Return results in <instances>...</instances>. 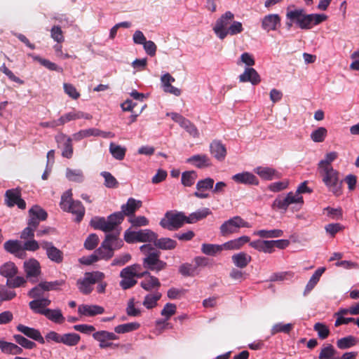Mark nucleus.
Listing matches in <instances>:
<instances>
[{
  "mask_svg": "<svg viewBox=\"0 0 359 359\" xmlns=\"http://www.w3.org/2000/svg\"><path fill=\"white\" fill-rule=\"evenodd\" d=\"M239 81L242 83L250 82L252 85H257L260 83L261 79L254 68L248 67L239 76Z\"/></svg>",
  "mask_w": 359,
  "mask_h": 359,
  "instance_id": "obj_21",
  "label": "nucleus"
},
{
  "mask_svg": "<svg viewBox=\"0 0 359 359\" xmlns=\"http://www.w3.org/2000/svg\"><path fill=\"white\" fill-rule=\"evenodd\" d=\"M98 258L100 259L108 260L114 255L113 248H110L108 241H103L101 245L96 250Z\"/></svg>",
  "mask_w": 359,
  "mask_h": 359,
  "instance_id": "obj_34",
  "label": "nucleus"
},
{
  "mask_svg": "<svg viewBox=\"0 0 359 359\" xmlns=\"http://www.w3.org/2000/svg\"><path fill=\"white\" fill-rule=\"evenodd\" d=\"M120 231H117L113 233L107 234L104 241H108L110 248L114 250L121 248L123 244V241L119 238Z\"/></svg>",
  "mask_w": 359,
  "mask_h": 359,
  "instance_id": "obj_38",
  "label": "nucleus"
},
{
  "mask_svg": "<svg viewBox=\"0 0 359 359\" xmlns=\"http://www.w3.org/2000/svg\"><path fill=\"white\" fill-rule=\"evenodd\" d=\"M233 19V13L226 11L217 20L212 29L219 39L223 40L226 37V30Z\"/></svg>",
  "mask_w": 359,
  "mask_h": 359,
  "instance_id": "obj_7",
  "label": "nucleus"
},
{
  "mask_svg": "<svg viewBox=\"0 0 359 359\" xmlns=\"http://www.w3.org/2000/svg\"><path fill=\"white\" fill-rule=\"evenodd\" d=\"M98 132L97 128H88L86 130H81L72 135V139L75 141H80L81 140L88 137L90 136H97Z\"/></svg>",
  "mask_w": 359,
  "mask_h": 359,
  "instance_id": "obj_50",
  "label": "nucleus"
},
{
  "mask_svg": "<svg viewBox=\"0 0 359 359\" xmlns=\"http://www.w3.org/2000/svg\"><path fill=\"white\" fill-rule=\"evenodd\" d=\"M0 349L4 353L18 355L22 353V348L18 345L7 342L5 341H0Z\"/></svg>",
  "mask_w": 359,
  "mask_h": 359,
  "instance_id": "obj_36",
  "label": "nucleus"
},
{
  "mask_svg": "<svg viewBox=\"0 0 359 359\" xmlns=\"http://www.w3.org/2000/svg\"><path fill=\"white\" fill-rule=\"evenodd\" d=\"M18 273V268L13 262H8L0 267V274L8 279L13 278Z\"/></svg>",
  "mask_w": 359,
  "mask_h": 359,
  "instance_id": "obj_33",
  "label": "nucleus"
},
{
  "mask_svg": "<svg viewBox=\"0 0 359 359\" xmlns=\"http://www.w3.org/2000/svg\"><path fill=\"white\" fill-rule=\"evenodd\" d=\"M5 203L8 207L17 205L22 210L26 208V203L21 198V190L19 188L8 189L6 191Z\"/></svg>",
  "mask_w": 359,
  "mask_h": 359,
  "instance_id": "obj_10",
  "label": "nucleus"
},
{
  "mask_svg": "<svg viewBox=\"0 0 359 359\" xmlns=\"http://www.w3.org/2000/svg\"><path fill=\"white\" fill-rule=\"evenodd\" d=\"M255 172L264 180H272L280 177V174L271 167L258 166L255 168Z\"/></svg>",
  "mask_w": 359,
  "mask_h": 359,
  "instance_id": "obj_19",
  "label": "nucleus"
},
{
  "mask_svg": "<svg viewBox=\"0 0 359 359\" xmlns=\"http://www.w3.org/2000/svg\"><path fill=\"white\" fill-rule=\"evenodd\" d=\"M109 152L114 158L121 161L125 157L126 148L111 142L109 144Z\"/></svg>",
  "mask_w": 359,
  "mask_h": 359,
  "instance_id": "obj_44",
  "label": "nucleus"
},
{
  "mask_svg": "<svg viewBox=\"0 0 359 359\" xmlns=\"http://www.w3.org/2000/svg\"><path fill=\"white\" fill-rule=\"evenodd\" d=\"M214 180L207 177L204 180H199L196 184L197 191L194 192V196L198 198H207L209 194L206 191L213 189Z\"/></svg>",
  "mask_w": 359,
  "mask_h": 359,
  "instance_id": "obj_15",
  "label": "nucleus"
},
{
  "mask_svg": "<svg viewBox=\"0 0 359 359\" xmlns=\"http://www.w3.org/2000/svg\"><path fill=\"white\" fill-rule=\"evenodd\" d=\"M327 133V130L325 127H318L311 132L310 137L313 142L320 143L325 141Z\"/></svg>",
  "mask_w": 359,
  "mask_h": 359,
  "instance_id": "obj_43",
  "label": "nucleus"
},
{
  "mask_svg": "<svg viewBox=\"0 0 359 359\" xmlns=\"http://www.w3.org/2000/svg\"><path fill=\"white\" fill-rule=\"evenodd\" d=\"M145 276L146 278L140 283V285L144 290L151 291L154 289L158 288L161 286L158 279L156 277L151 276L149 272H148V274Z\"/></svg>",
  "mask_w": 359,
  "mask_h": 359,
  "instance_id": "obj_32",
  "label": "nucleus"
},
{
  "mask_svg": "<svg viewBox=\"0 0 359 359\" xmlns=\"http://www.w3.org/2000/svg\"><path fill=\"white\" fill-rule=\"evenodd\" d=\"M250 241V238L243 236L238 238L229 241L221 245L222 250H239L244 244Z\"/></svg>",
  "mask_w": 359,
  "mask_h": 359,
  "instance_id": "obj_25",
  "label": "nucleus"
},
{
  "mask_svg": "<svg viewBox=\"0 0 359 359\" xmlns=\"http://www.w3.org/2000/svg\"><path fill=\"white\" fill-rule=\"evenodd\" d=\"M304 13V11L303 9H295L293 11H290L287 12L286 18L290 20L292 22H296L299 26Z\"/></svg>",
  "mask_w": 359,
  "mask_h": 359,
  "instance_id": "obj_57",
  "label": "nucleus"
},
{
  "mask_svg": "<svg viewBox=\"0 0 359 359\" xmlns=\"http://www.w3.org/2000/svg\"><path fill=\"white\" fill-rule=\"evenodd\" d=\"M179 272L184 276H194L198 274L196 267L188 263L182 264L179 267Z\"/></svg>",
  "mask_w": 359,
  "mask_h": 359,
  "instance_id": "obj_55",
  "label": "nucleus"
},
{
  "mask_svg": "<svg viewBox=\"0 0 359 359\" xmlns=\"http://www.w3.org/2000/svg\"><path fill=\"white\" fill-rule=\"evenodd\" d=\"M140 327L139 323L133 322L117 325L114 327V331L117 334H124L137 330Z\"/></svg>",
  "mask_w": 359,
  "mask_h": 359,
  "instance_id": "obj_45",
  "label": "nucleus"
},
{
  "mask_svg": "<svg viewBox=\"0 0 359 359\" xmlns=\"http://www.w3.org/2000/svg\"><path fill=\"white\" fill-rule=\"evenodd\" d=\"M327 19V16L325 14H306L304 12L299 27L303 29H310L313 26L319 25Z\"/></svg>",
  "mask_w": 359,
  "mask_h": 359,
  "instance_id": "obj_12",
  "label": "nucleus"
},
{
  "mask_svg": "<svg viewBox=\"0 0 359 359\" xmlns=\"http://www.w3.org/2000/svg\"><path fill=\"white\" fill-rule=\"evenodd\" d=\"M324 271L325 268H319L314 272L306 285L304 292V295L310 292L314 288Z\"/></svg>",
  "mask_w": 359,
  "mask_h": 359,
  "instance_id": "obj_40",
  "label": "nucleus"
},
{
  "mask_svg": "<svg viewBox=\"0 0 359 359\" xmlns=\"http://www.w3.org/2000/svg\"><path fill=\"white\" fill-rule=\"evenodd\" d=\"M104 278V273L99 271L87 272L84 274V277L82 279L77 280L76 284L81 292L88 294L93 290L92 285L97 283V282L103 280Z\"/></svg>",
  "mask_w": 359,
  "mask_h": 359,
  "instance_id": "obj_5",
  "label": "nucleus"
},
{
  "mask_svg": "<svg viewBox=\"0 0 359 359\" xmlns=\"http://www.w3.org/2000/svg\"><path fill=\"white\" fill-rule=\"evenodd\" d=\"M281 25V18L278 14H268L262 20V27L269 32L277 30Z\"/></svg>",
  "mask_w": 359,
  "mask_h": 359,
  "instance_id": "obj_13",
  "label": "nucleus"
},
{
  "mask_svg": "<svg viewBox=\"0 0 359 359\" xmlns=\"http://www.w3.org/2000/svg\"><path fill=\"white\" fill-rule=\"evenodd\" d=\"M197 174L195 171H186L182 174V184L185 187H191L192 186L196 178Z\"/></svg>",
  "mask_w": 359,
  "mask_h": 359,
  "instance_id": "obj_51",
  "label": "nucleus"
},
{
  "mask_svg": "<svg viewBox=\"0 0 359 359\" xmlns=\"http://www.w3.org/2000/svg\"><path fill=\"white\" fill-rule=\"evenodd\" d=\"M318 171L323 182L329 191L338 196L342 194V180L339 179V173L333 167L318 168Z\"/></svg>",
  "mask_w": 359,
  "mask_h": 359,
  "instance_id": "obj_2",
  "label": "nucleus"
},
{
  "mask_svg": "<svg viewBox=\"0 0 359 359\" xmlns=\"http://www.w3.org/2000/svg\"><path fill=\"white\" fill-rule=\"evenodd\" d=\"M187 223L186 216L182 212H167L161 219L160 225L168 230L174 231Z\"/></svg>",
  "mask_w": 359,
  "mask_h": 359,
  "instance_id": "obj_6",
  "label": "nucleus"
},
{
  "mask_svg": "<svg viewBox=\"0 0 359 359\" xmlns=\"http://www.w3.org/2000/svg\"><path fill=\"white\" fill-rule=\"evenodd\" d=\"M61 137L65 140L62 155L63 157H65L67 158H71L73 155V147L72 144V141L73 139H72L69 137H67L65 135H62Z\"/></svg>",
  "mask_w": 359,
  "mask_h": 359,
  "instance_id": "obj_52",
  "label": "nucleus"
},
{
  "mask_svg": "<svg viewBox=\"0 0 359 359\" xmlns=\"http://www.w3.org/2000/svg\"><path fill=\"white\" fill-rule=\"evenodd\" d=\"M60 208L67 212H69L76 216L75 220L79 222L82 220L85 214V208L79 201L72 200L71 189L66 191L61 197Z\"/></svg>",
  "mask_w": 359,
  "mask_h": 359,
  "instance_id": "obj_3",
  "label": "nucleus"
},
{
  "mask_svg": "<svg viewBox=\"0 0 359 359\" xmlns=\"http://www.w3.org/2000/svg\"><path fill=\"white\" fill-rule=\"evenodd\" d=\"M231 258L234 265L241 269L247 266L252 260L251 256L244 252L236 253Z\"/></svg>",
  "mask_w": 359,
  "mask_h": 359,
  "instance_id": "obj_30",
  "label": "nucleus"
},
{
  "mask_svg": "<svg viewBox=\"0 0 359 359\" xmlns=\"http://www.w3.org/2000/svg\"><path fill=\"white\" fill-rule=\"evenodd\" d=\"M101 175L104 179V185L108 188H116L118 186V182L116 178L109 172H102Z\"/></svg>",
  "mask_w": 359,
  "mask_h": 359,
  "instance_id": "obj_62",
  "label": "nucleus"
},
{
  "mask_svg": "<svg viewBox=\"0 0 359 359\" xmlns=\"http://www.w3.org/2000/svg\"><path fill=\"white\" fill-rule=\"evenodd\" d=\"M335 353L336 350L332 345L327 344L321 348L318 358L319 359H336Z\"/></svg>",
  "mask_w": 359,
  "mask_h": 359,
  "instance_id": "obj_53",
  "label": "nucleus"
},
{
  "mask_svg": "<svg viewBox=\"0 0 359 359\" xmlns=\"http://www.w3.org/2000/svg\"><path fill=\"white\" fill-rule=\"evenodd\" d=\"M41 245L42 248L46 250L48 259H50L52 262H54L57 264L61 263L62 262V252L56 247H55L52 243L48 241H43Z\"/></svg>",
  "mask_w": 359,
  "mask_h": 359,
  "instance_id": "obj_14",
  "label": "nucleus"
},
{
  "mask_svg": "<svg viewBox=\"0 0 359 359\" xmlns=\"http://www.w3.org/2000/svg\"><path fill=\"white\" fill-rule=\"evenodd\" d=\"M248 222L244 221L241 217L236 216L225 221L220 226V233L226 236L238 232L241 227H250Z\"/></svg>",
  "mask_w": 359,
  "mask_h": 359,
  "instance_id": "obj_8",
  "label": "nucleus"
},
{
  "mask_svg": "<svg viewBox=\"0 0 359 359\" xmlns=\"http://www.w3.org/2000/svg\"><path fill=\"white\" fill-rule=\"evenodd\" d=\"M222 250L221 245L204 243L201 246L202 252L208 255H215Z\"/></svg>",
  "mask_w": 359,
  "mask_h": 359,
  "instance_id": "obj_56",
  "label": "nucleus"
},
{
  "mask_svg": "<svg viewBox=\"0 0 359 359\" xmlns=\"http://www.w3.org/2000/svg\"><path fill=\"white\" fill-rule=\"evenodd\" d=\"M140 251L145 255L142 260L143 267L147 270L159 272L167 267V263L160 259V252L151 245H142Z\"/></svg>",
  "mask_w": 359,
  "mask_h": 359,
  "instance_id": "obj_1",
  "label": "nucleus"
},
{
  "mask_svg": "<svg viewBox=\"0 0 359 359\" xmlns=\"http://www.w3.org/2000/svg\"><path fill=\"white\" fill-rule=\"evenodd\" d=\"M154 245L156 248L161 250H173L177 247V242L170 238H156L154 241Z\"/></svg>",
  "mask_w": 359,
  "mask_h": 359,
  "instance_id": "obj_39",
  "label": "nucleus"
},
{
  "mask_svg": "<svg viewBox=\"0 0 359 359\" xmlns=\"http://www.w3.org/2000/svg\"><path fill=\"white\" fill-rule=\"evenodd\" d=\"M210 153L217 160L223 161L226 154V150L224 144L220 142L214 141L210 144Z\"/></svg>",
  "mask_w": 359,
  "mask_h": 359,
  "instance_id": "obj_27",
  "label": "nucleus"
},
{
  "mask_svg": "<svg viewBox=\"0 0 359 359\" xmlns=\"http://www.w3.org/2000/svg\"><path fill=\"white\" fill-rule=\"evenodd\" d=\"M63 280H56L53 282H41L38 285L32 288L28 293L31 298L41 299L44 292L55 290L58 289L60 286L64 285Z\"/></svg>",
  "mask_w": 359,
  "mask_h": 359,
  "instance_id": "obj_9",
  "label": "nucleus"
},
{
  "mask_svg": "<svg viewBox=\"0 0 359 359\" xmlns=\"http://www.w3.org/2000/svg\"><path fill=\"white\" fill-rule=\"evenodd\" d=\"M51 38L58 43H61L65 41L63 32L60 26L54 25L50 29Z\"/></svg>",
  "mask_w": 359,
  "mask_h": 359,
  "instance_id": "obj_59",
  "label": "nucleus"
},
{
  "mask_svg": "<svg viewBox=\"0 0 359 359\" xmlns=\"http://www.w3.org/2000/svg\"><path fill=\"white\" fill-rule=\"evenodd\" d=\"M43 316L55 323L61 324L65 321V317L63 316L61 310L59 309H48L45 312H43Z\"/></svg>",
  "mask_w": 359,
  "mask_h": 359,
  "instance_id": "obj_35",
  "label": "nucleus"
},
{
  "mask_svg": "<svg viewBox=\"0 0 359 359\" xmlns=\"http://www.w3.org/2000/svg\"><path fill=\"white\" fill-rule=\"evenodd\" d=\"M93 337L95 340L99 341V346L101 348L118 346V344H114L110 341L117 340L118 339V337L114 332L102 330L93 333Z\"/></svg>",
  "mask_w": 359,
  "mask_h": 359,
  "instance_id": "obj_11",
  "label": "nucleus"
},
{
  "mask_svg": "<svg viewBox=\"0 0 359 359\" xmlns=\"http://www.w3.org/2000/svg\"><path fill=\"white\" fill-rule=\"evenodd\" d=\"M357 344V339L355 337L349 335L337 340V345L340 349H346L355 346Z\"/></svg>",
  "mask_w": 359,
  "mask_h": 359,
  "instance_id": "obj_48",
  "label": "nucleus"
},
{
  "mask_svg": "<svg viewBox=\"0 0 359 359\" xmlns=\"http://www.w3.org/2000/svg\"><path fill=\"white\" fill-rule=\"evenodd\" d=\"M250 245L264 253H272L273 252L272 241L257 240L250 242Z\"/></svg>",
  "mask_w": 359,
  "mask_h": 359,
  "instance_id": "obj_28",
  "label": "nucleus"
},
{
  "mask_svg": "<svg viewBox=\"0 0 359 359\" xmlns=\"http://www.w3.org/2000/svg\"><path fill=\"white\" fill-rule=\"evenodd\" d=\"M91 226L95 229H100L104 232H109L107 219L100 217H95L90 221Z\"/></svg>",
  "mask_w": 359,
  "mask_h": 359,
  "instance_id": "obj_46",
  "label": "nucleus"
},
{
  "mask_svg": "<svg viewBox=\"0 0 359 359\" xmlns=\"http://www.w3.org/2000/svg\"><path fill=\"white\" fill-rule=\"evenodd\" d=\"M212 212L209 208H205L201 210H198L194 212L191 213L189 216H186L187 224H194L205 219L208 215H211Z\"/></svg>",
  "mask_w": 359,
  "mask_h": 359,
  "instance_id": "obj_31",
  "label": "nucleus"
},
{
  "mask_svg": "<svg viewBox=\"0 0 359 359\" xmlns=\"http://www.w3.org/2000/svg\"><path fill=\"white\" fill-rule=\"evenodd\" d=\"M138 242H154L158 238L157 234L150 229H143L137 231Z\"/></svg>",
  "mask_w": 359,
  "mask_h": 359,
  "instance_id": "obj_42",
  "label": "nucleus"
},
{
  "mask_svg": "<svg viewBox=\"0 0 359 359\" xmlns=\"http://www.w3.org/2000/svg\"><path fill=\"white\" fill-rule=\"evenodd\" d=\"M232 180L237 183L244 184L258 185L259 184V180L256 176L249 172L237 173L232 176Z\"/></svg>",
  "mask_w": 359,
  "mask_h": 359,
  "instance_id": "obj_20",
  "label": "nucleus"
},
{
  "mask_svg": "<svg viewBox=\"0 0 359 359\" xmlns=\"http://www.w3.org/2000/svg\"><path fill=\"white\" fill-rule=\"evenodd\" d=\"M123 219L124 217L120 212H116L110 215L107 217V223L109 232L112 231H116L115 232H116L118 231L117 227L123 221Z\"/></svg>",
  "mask_w": 359,
  "mask_h": 359,
  "instance_id": "obj_37",
  "label": "nucleus"
},
{
  "mask_svg": "<svg viewBox=\"0 0 359 359\" xmlns=\"http://www.w3.org/2000/svg\"><path fill=\"white\" fill-rule=\"evenodd\" d=\"M141 266L138 264H132L123 269L120 272V286L123 290L129 289L137 284L135 278H142L148 274V271L140 273Z\"/></svg>",
  "mask_w": 359,
  "mask_h": 359,
  "instance_id": "obj_4",
  "label": "nucleus"
},
{
  "mask_svg": "<svg viewBox=\"0 0 359 359\" xmlns=\"http://www.w3.org/2000/svg\"><path fill=\"white\" fill-rule=\"evenodd\" d=\"M78 312L85 316H94L102 314L104 312V309L98 305L81 304L78 308Z\"/></svg>",
  "mask_w": 359,
  "mask_h": 359,
  "instance_id": "obj_22",
  "label": "nucleus"
},
{
  "mask_svg": "<svg viewBox=\"0 0 359 359\" xmlns=\"http://www.w3.org/2000/svg\"><path fill=\"white\" fill-rule=\"evenodd\" d=\"M313 329L317 332L319 338L324 339H326L330 334V330L328 327L321 323H317L314 325Z\"/></svg>",
  "mask_w": 359,
  "mask_h": 359,
  "instance_id": "obj_60",
  "label": "nucleus"
},
{
  "mask_svg": "<svg viewBox=\"0 0 359 359\" xmlns=\"http://www.w3.org/2000/svg\"><path fill=\"white\" fill-rule=\"evenodd\" d=\"M186 162L199 169L207 168L212 165L210 158L206 154L194 155L188 158Z\"/></svg>",
  "mask_w": 359,
  "mask_h": 359,
  "instance_id": "obj_16",
  "label": "nucleus"
},
{
  "mask_svg": "<svg viewBox=\"0 0 359 359\" xmlns=\"http://www.w3.org/2000/svg\"><path fill=\"white\" fill-rule=\"evenodd\" d=\"M29 216L36 217V218H38L41 221L45 220L47 217V213L46 211L38 205L33 206L29 210Z\"/></svg>",
  "mask_w": 359,
  "mask_h": 359,
  "instance_id": "obj_63",
  "label": "nucleus"
},
{
  "mask_svg": "<svg viewBox=\"0 0 359 359\" xmlns=\"http://www.w3.org/2000/svg\"><path fill=\"white\" fill-rule=\"evenodd\" d=\"M27 277L36 278L41 273L39 262L34 259H31L24 263Z\"/></svg>",
  "mask_w": 359,
  "mask_h": 359,
  "instance_id": "obj_23",
  "label": "nucleus"
},
{
  "mask_svg": "<svg viewBox=\"0 0 359 359\" xmlns=\"http://www.w3.org/2000/svg\"><path fill=\"white\" fill-rule=\"evenodd\" d=\"M161 297V294L159 292L148 294L145 296L142 304L147 309H151L157 306V302Z\"/></svg>",
  "mask_w": 359,
  "mask_h": 359,
  "instance_id": "obj_41",
  "label": "nucleus"
},
{
  "mask_svg": "<svg viewBox=\"0 0 359 359\" xmlns=\"http://www.w3.org/2000/svg\"><path fill=\"white\" fill-rule=\"evenodd\" d=\"M176 310L177 307L175 304L167 303L162 309L161 314L165 317L167 320L176 313Z\"/></svg>",
  "mask_w": 359,
  "mask_h": 359,
  "instance_id": "obj_64",
  "label": "nucleus"
},
{
  "mask_svg": "<svg viewBox=\"0 0 359 359\" xmlns=\"http://www.w3.org/2000/svg\"><path fill=\"white\" fill-rule=\"evenodd\" d=\"M80 341V336L76 333H67L62 335L61 343L73 346L76 345Z\"/></svg>",
  "mask_w": 359,
  "mask_h": 359,
  "instance_id": "obj_49",
  "label": "nucleus"
},
{
  "mask_svg": "<svg viewBox=\"0 0 359 359\" xmlns=\"http://www.w3.org/2000/svg\"><path fill=\"white\" fill-rule=\"evenodd\" d=\"M292 328L293 325L291 323H276L271 328V334H275L278 332L289 333Z\"/></svg>",
  "mask_w": 359,
  "mask_h": 359,
  "instance_id": "obj_58",
  "label": "nucleus"
},
{
  "mask_svg": "<svg viewBox=\"0 0 359 359\" xmlns=\"http://www.w3.org/2000/svg\"><path fill=\"white\" fill-rule=\"evenodd\" d=\"M338 154L336 151H331L325 154V158L321 160L318 164V168H327L332 167L331 163L337 159Z\"/></svg>",
  "mask_w": 359,
  "mask_h": 359,
  "instance_id": "obj_54",
  "label": "nucleus"
},
{
  "mask_svg": "<svg viewBox=\"0 0 359 359\" xmlns=\"http://www.w3.org/2000/svg\"><path fill=\"white\" fill-rule=\"evenodd\" d=\"M254 234L261 238H278L283 236V231L281 229L259 230L255 232Z\"/></svg>",
  "mask_w": 359,
  "mask_h": 359,
  "instance_id": "obj_47",
  "label": "nucleus"
},
{
  "mask_svg": "<svg viewBox=\"0 0 359 359\" xmlns=\"http://www.w3.org/2000/svg\"><path fill=\"white\" fill-rule=\"evenodd\" d=\"M142 203L140 200H136L133 198L128 199L127 203L121 205V211L123 216H128L130 218L134 216L137 210L141 208Z\"/></svg>",
  "mask_w": 359,
  "mask_h": 359,
  "instance_id": "obj_18",
  "label": "nucleus"
},
{
  "mask_svg": "<svg viewBox=\"0 0 359 359\" xmlns=\"http://www.w3.org/2000/svg\"><path fill=\"white\" fill-rule=\"evenodd\" d=\"M65 176L69 181L76 183H82L85 179L83 170L79 168H67Z\"/></svg>",
  "mask_w": 359,
  "mask_h": 359,
  "instance_id": "obj_29",
  "label": "nucleus"
},
{
  "mask_svg": "<svg viewBox=\"0 0 359 359\" xmlns=\"http://www.w3.org/2000/svg\"><path fill=\"white\" fill-rule=\"evenodd\" d=\"M90 118V116L88 114H86L82 111H70L69 113H67V114L62 115L57 120H58V123L60 124V126H62V125L65 124L66 123L69 122L71 121H74V120L80 119V118L88 119Z\"/></svg>",
  "mask_w": 359,
  "mask_h": 359,
  "instance_id": "obj_26",
  "label": "nucleus"
},
{
  "mask_svg": "<svg viewBox=\"0 0 359 359\" xmlns=\"http://www.w3.org/2000/svg\"><path fill=\"white\" fill-rule=\"evenodd\" d=\"M13 337L15 341L23 348L27 349H32L36 346V344L34 342L28 340L27 338L24 337L22 335L15 334L14 335Z\"/></svg>",
  "mask_w": 359,
  "mask_h": 359,
  "instance_id": "obj_61",
  "label": "nucleus"
},
{
  "mask_svg": "<svg viewBox=\"0 0 359 359\" xmlns=\"http://www.w3.org/2000/svg\"><path fill=\"white\" fill-rule=\"evenodd\" d=\"M16 329L18 331L22 333L27 337L33 340H35L41 344H43L45 343L44 339L42 337L41 332L35 328L29 327L28 326L19 324L18 325H17Z\"/></svg>",
  "mask_w": 359,
  "mask_h": 359,
  "instance_id": "obj_17",
  "label": "nucleus"
},
{
  "mask_svg": "<svg viewBox=\"0 0 359 359\" xmlns=\"http://www.w3.org/2000/svg\"><path fill=\"white\" fill-rule=\"evenodd\" d=\"M51 303L48 298L35 299L29 303V308L36 313L43 315V312L47 309Z\"/></svg>",
  "mask_w": 359,
  "mask_h": 359,
  "instance_id": "obj_24",
  "label": "nucleus"
}]
</instances>
